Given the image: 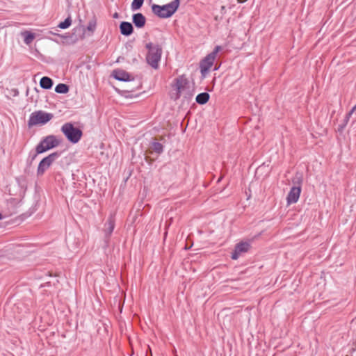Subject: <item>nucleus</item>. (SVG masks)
I'll return each instance as SVG.
<instances>
[{
    "label": "nucleus",
    "instance_id": "nucleus-7",
    "mask_svg": "<svg viewBox=\"0 0 356 356\" xmlns=\"http://www.w3.org/2000/svg\"><path fill=\"white\" fill-rule=\"evenodd\" d=\"M221 50L220 46H216L213 51L209 54L200 63V71L203 76H204L209 72V69L213 65V63L216 58L218 53Z\"/></svg>",
    "mask_w": 356,
    "mask_h": 356
},
{
    "label": "nucleus",
    "instance_id": "nucleus-4",
    "mask_svg": "<svg viewBox=\"0 0 356 356\" xmlns=\"http://www.w3.org/2000/svg\"><path fill=\"white\" fill-rule=\"evenodd\" d=\"M60 140H58L56 136L49 135L43 138L36 146L35 149L37 151V154H42L60 145Z\"/></svg>",
    "mask_w": 356,
    "mask_h": 356
},
{
    "label": "nucleus",
    "instance_id": "nucleus-16",
    "mask_svg": "<svg viewBox=\"0 0 356 356\" xmlns=\"http://www.w3.org/2000/svg\"><path fill=\"white\" fill-rule=\"evenodd\" d=\"M209 94L205 92L198 94L196 97L195 100L196 102L199 104H204L209 101Z\"/></svg>",
    "mask_w": 356,
    "mask_h": 356
},
{
    "label": "nucleus",
    "instance_id": "nucleus-1",
    "mask_svg": "<svg viewBox=\"0 0 356 356\" xmlns=\"http://www.w3.org/2000/svg\"><path fill=\"white\" fill-rule=\"evenodd\" d=\"M145 47L148 50L146 56L147 63L154 69H158L159 63L161 58L162 48L159 44H153L152 42L147 43Z\"/></svg>",
    "mask_w": 356,
    "mask_h": 356
},
{
    "label": "nucleus",
    "instance_id": "nucleus-36",
    "mask_svg": "<svg viewBox=\"0 0 356 356\" xmlns=\"http://www.w3.org/2000/svg\"><path fill=\"white\" fill-rule=\"evenodd\" d=\"M91 29H92V26H89V27H88V29H89V30H91Z\"/></svg>",
    "mask_w": 356,
    "mask_h": 356
},
{
    "label": "nucleus",
    "instance_id": "nucleus-24",
    "mask_svg": "<svg viewBox=\"0 0 356 356\" xmlns=\"http://www.w3.org/2000/svg\"><path fill=\"white\" fill-rule=\"evenodd\" d=\"M356 110V104L353 107V108L350 110V111L347 114L346 118L347 120L349 119L350 116L354 113V111Z\"/></svg>",
    "mask_w": 356,
    "mask_h": 356
},
{
    "label": "nucleus",
    "instance_id": "nucleus-11",
    "mask_svg": "<svg viewBox=\"0 0 356 356\" xmlns=\"http://www.w3.org/2000/svg\"><path fill=\"white\" fill-rule=\"evenodd\" d=\"M301 192V187L293 186L286 197L287 202L289 204H293L298 202Z\"/></svg>",
    "mask_w": 356,
    "mask_h": 356
},
{
    "label": "nucleus",
    "instance_id": "nucleus-18",
    "mask_svg": "<svg viewBox=\"0 0 356 356\" xmlns=\"http://www.w3.org/2000/svg\"><path fill=\"white\" fill-rule=\"evenodd\" d=\"M22 35L24 37V41L26 44H31L35 38L34 33L28 31L22 32Z\"/></svg>",
    "mask_w": 356,
    "mask_h": 356
},
{
    "label": "nucleus",
    "instance_id": "nucleus-20",
    "mask_svg": "<svg viewBox=\"0 0 356 356\" xmlns=\"http://www.w3.org/2000/svg\"><path fill=\"white\" fill-rule=\"evenodd\" d=\"M143 2L144 0H134L131 6V10L134 11L140 9Z\"/></svg>",
    "mask_w": 356,
    "mask_h": 356
},
{
    "label": "nucleus",
    "instance_id": "nucleus-10",
    "mask_svg": "<svg viewBox=\"0 0 356 356\" xmlns=\"http://www.w3.org/2000/svg\"><path fill=\"white\" fill-rule=\"evenodd\" d=\"M250 248V245L248 242H241L235 246L234 252L232 253L231 258L234 260L238 259L241 254L247 252Z\"/></svg>",
    "mask_w": 356,
    "mask_h": 356
},
{
    "label": "nucleus",
    "instance_id": "nucleus-6",
    "mask_svg": "<svg viewBox=\"0 0 356 356\" xmlns=\"http://www.w3.org/2000/svg\"><path fill=\"white\" fill-rule=\"evenodd\" d=\"M61 155V152H55L47 156L42 159L39 163L38 169H37V175L42 176L44 175L45 171L52 165V163L58 159Z\"/></svg>",
    "mask_w": 356,
    "mask_h": 356
},
{
    "label": "nucleus",
    "instance_id": "nucleus-23",
    "mask_svg": "<svg viewBox=\"0 0 356 356\" xmlns=\"http://www.w3.org/2000/svg\"><path fill=\"white\" fill-rule=\"evenodd\" d=\"M54 89H68V86L64 83H59Z\"/></svg>",
    "mask_w": 356,
    "mask_h": 356
},
{
    "label": "nucleus",
    "instance_id": "nucleus-26",
    "mask_svg": "<svg viewBox=\"0 0 356 356\" xmlns=\"http://www.w3.org/2000/svg\"><path fill=\"white\" fill-rule=\"evenodd\" d=\"M220 12L222 15H224L226 12V8L225 6H222L220 8Z\"/></svg>",
    "mask_w": 356,
    "mask_h": 356
},
{
    "label": "nucleus",
    "instance_id": "nucleus-5",
    "mask_svg": "<svg viewBox=\"0 0 356 356\" xmlns=\"http://www.w3.org/2000/svg\"><path fill=\"white\" fill-rule=\"evenodd\" d=\"M52 113H46L43 111H38L32 113L28 120L29 127L38 124H44L53 118Z\"/></svg>",
    "mask_w": 356,
    "mask_h": 356
},
{
    "label": "nucleus",
    "instance_id": "nucleus-8",
    "mask_svg": "<svg viewBox=\"0 0 356 356\" xmlns=\"http://www.w3.org/2000/svg\"><path fill=\"white\" fill-rule=\"evenodd\" d=\"M114 228H115L114 216L113 215H111L108 218L106 222H105L104 228V234H105L104 241L107 245H108L109 238L113 232Z\"/></svg>",
    "mask_w": 356,
    "mask_h": 356
},
{
    "label": "nucleus",
    "instance_id": "nucleus-12",
    "mask_svg": "<svg viewBox=\"0 0 356 356\" xmlns=\"http://www.w3.org/2000/svg\"><path fill=\"white\" fill-rule=\"evenodd\" d=\"M174 86L175 89H188L191 87V83L184 75H181L175 80Z\"/></svg>",
    "mask_w": 356,
    "mask_h": 356
},
{
    "label": "nucleus",
    "instance_id": "nucleus-31",
    "mask_svg": "<svg viewBox=\"0 0 356 356\" xmlns=\"http://www.w3.org/2000/svg\"><path fill=\"white\" fill-rule=\"evenodd\" d=\"M238 3H243L246 1L247 0H237Z\"/></svg>",
    "mask_w": 356,
    "mask_h": 356
},
{
    "label": "nucleus",
    "instance_id": "nucleus-13",
    "mask_svg": "<svg viewBox=\"0 0 356 356\" xmlns=\"http://www.w3.org/2000/svg\"><path fill=\"white\" fill-rule=\"evenodd\" d=\"M120 30L122 35L128 36L133 33L134 28L130 22H122L120 25Z\"/></svg>",
    "mask_w": 356,
    "mask_h": 356
},
{
    "label": "nucleus",
    "instance_id": "nucleus-33",
    "mask_svg": "<svg viewBox=\"0 0 356 356\" xmlns=\"http://www.w3.org/2000/svg\"><path fill=\"white\" fill-rule=\"evenodd\" d=\"M215 19H216V20H218V16L215 17Z\"/></svg>",
    "mask_w": 356,
    "mask_h": 356
},
{
    "label": "nucleus",
    "instance_id": "nucleus-17",
    "mask_svg": "<svg viewBox=\"0 0 356 356\" xmlns=\"http://www.w3.org/2000/svg\"><path fill=\"white\" fill-rule=\"evenodd\" d=\"M40 85L43 89H50L53 85V81L50 78L44 76L40 79Z\"/></svg>",
    "mask_w": 356,
    "mask_h": 356
},
{
    "label": "nucleus",
    "instance_id": "nucleus-3",
    "mask_svg": "<svg viewBox=\"0 0 356 356\" xmlns=\"http://www.w3.org/2000/svg\"><path fill=\"white\" fill-rule=\"evenodd\" d=\"M61 131L63 133L67 139L72 143H78L82 137V131L75 127L71 122L65 123L61 127Z\"/></svg>",
    "mask_w": 356,
    "mask_h": 356
},
{
    "label": "nucleus",
    "instance_id": "nucleus-25",
    "mask_svg": "<svg viewBox=\"0 0 356 356\" xmlns=\"http://www.w3.org/2000/svg\"><path fill=\"white\" fill-rule=\"evenodd\" d=\"M38 154H37V151L35 150V153L33 156H30L31 162H32L33 161H34L35 159V158L38 156Z\"/></svg>",
    "mask_w": 356,
    "mask_h": 356
},
{
    "label": "nucleus",
    "instance_id": "nucleus-19",
    "mask_svg": "<svg viewBox=\"0 0 356 356\" xmlns=\"http://www.w3.org/2000/svg\"><path fill=\"white\" fill-rule=\"evenodd\" d=\"M150 149L152 150V152H154L158 154H160L163 152V146L161 143L159 142L152 143L150 145Z\"/></svg>",
    "mask_w": 356,
    "mask_h": 356
},
{
    "label": "nucleus",
    "instance_id": "nucleus-14",
    "mask_svg": "<svg viewBox=\"0 0 356 356\" xmlns=\"http://www.w3.org/2000/svg\"><path fill=\"white\" fill-rule=\"evenodd\" d=\"M146 19L142 13L133 15V22L137 28H143L145 24Z\"/></svg>",
    "mask_w": 356,
    "mask_h": 356
},
{
    "label": "nucleus",
    "instance_id": "nucleus-34",
    "mask_svg": "<svg viewBox=\"0 0 356 356\" xmlns=\"http://www.w3.org/2000/svg\"><path fill=\"white\" fill-rule=\"evenodd\" d=\"M2 218V214L0 213V220Z\"/></svg>",
    "mask_w": 356,
    "mask_h": 356
},
{
    "label": "nucleus",
    "instance_id": "nucleus-22",
    "mask_svg": "<svg viewBox=\"0 0 356 356\" xmlns=\"http://www.w3.org/2000/svg\"><path fill=\"white\" fill-rule=\"evenodd\" d=\"M181 90H172L170 93L171 99L177 100L180 97Z\"/></svg>",
    "mask_w": 356,
    "mask_h": 356
},
{
    "label": "nucleus",
    "instance_id": "nucleus-15",
    "mask_svg": "<svg viewBox=\"0 0 356 356\" xmlns=\"http://www.w3.org/2000/svg\"><path fill=\"white\" fill-rule=\"evenodd\" d=\"M113 76L116 79L119 81H126L129 80V74L122 70H115L113 72Z\"/></svg>",
    "mask_w": 356,
    "mask_h": 356
},
{
    "label": "nucleus",
    "instance_id": "nucleus-30",
    "mask_svg": "<svg viewBox=\"0 0 356 356\" xmlns=\"http://www.w3.org/2000/svg\"><path fill=\"white\" fill-rule=\"evenodd\" d=\"M13 92V95L15 97V96H17L18 95V90H12Z\"/></svg>",
    "mask_w": 356,
    "mask_h": 356
},
{
    "label": "nucleus",
    "instance_id": "nucleus-21",
    "mask_svg": "<svg viewBox=\"0 0 356 356\" xmlns=\"http://www.w3.org/2000/svg\"><path fill=\"white\" fill-rule=\"evenodd\" d=\"M72 24V19H71V17H68L67 18H66L65 19L64 22H60L59 24H58V27L60 29H67Z\"/></svg>",
    "mask_w": 356,
    "mask_h": 356
},
{
    "label": "nucleus",
    "instance_id": "nucleus-27",
    "mask_svg": "<svg viewBox=\"0 0 356 356\" xmlns=\"http://www.w3.org/2000/svg\"><path fill=\"white\" fill-rule=\"evenodd\" d=\"M56 92L58 93H61V94H65L67 93L69 90H55Z\"/></svg>",
    "mask_w": 356,
    "mask_h": 356
},
{
    "label": "nucleus",
    "instance_id": "nucleus-29",
    "mask_svg": "<svg viewBox=\"0 0 356 356\" xmlns=\"http://www.w3.org/2000/svg\"><path fill=\"white\" fill-rule=\"evenodd\" d=\"M296 179H298V181H297V182H298V184H300V182L302 181L301 177H298V176L296 175Z\"/></svg>",
    "mask_w": 356,
    "mask_h": 356
},
{
    "label": "nucleus",
    "instance_id": "nucleus-35",
    "mask_svg": "<svg viewBox=\"0 0 356 356\" xmlns=\"http://www.w3.org/2000/svg\"><path fill=\"white\" fill-rule=\"evenodd\" d=\"M91 29H92V26H89V27H88V29H89V30H91Z\"/></svg>",
    "mask_w": 356,
    "mask_h": 356
},
{
    "label": "nucleus",
    "instance_id": "nucleus-28",
    "mask_svg": "<svg viewBox=\"0 0 356 356\" xmlns=\"http://www.w3.org/2000/svg\"><path fill=\"white\" fill-rule=\"evenodd\" d=\"M120 15H119V13L115 12L113 15V17L115 18V19H118L119 18Z\"/></svg>",
    "mask_w": 356,
    "mask_h": 356
},
{
    "label": "nucleus",
    "instance_id": "nucleus-2",
    "mask_svg": "<svg viewBox=\"0 0 356 356\" xmlns=\"http://www.w3.org/2000/svg\"><path fill=\"white\" fill-rule=\"evenodd\" d=\"M179 3V0H174L163 6L154 4L152 6V12L161 18H168L177 11Z\"/></svg>",
    "mask_w": 356,
    "mask_h": 356
},
{
    "label": "nucleus",
    "instance_id": "nucleus-32",
    "mask_svg": "<svg viewBox=\"0 0 356 356\" xmlns=\"http://www.w3.org/2000/svg\"><path fill=\"white\" fill-rule=\"evenodd\" d=\"M26 95H29V90H26Z\"/></svg>",
    "mask_w": 356,
    "mask_h": 356
},
{
    "label": "nucleus",
    "instance_id": "nucleus-9",
    "mask_svg": "<svg viewBox=\"0 0 356 356\" xmlns=\"http://www.w3.org/2000/svg\"><path fill=\"white\" fill-rule=\"evenodd\" d=\"M116 93L119 95L120 97L123 99L124 100H127L125 103H132V100L138 97L143 92L136 93L137 90H115ZM124 102H122L124 104Z\"/></svg>",
    "mask_w": 356,
    "mask_h": 356
}]
</instances>
